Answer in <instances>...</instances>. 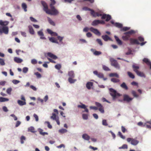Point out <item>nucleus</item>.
<instances>
[{"label": "nucleus", "mask_w": 151, "mask_h": 151, "mask_svg": "<svg viewBox=\"0 0 151 151\" xmlns=\"http://www.w3.org/2000/svg\"><path fill=\"white\" fill-rule=\"evenodd\" d=\"M118 134L119 135V137H120L123 139H125V136H124L121 133V132H118Z\"/></svg>", "instance_id": "864d4df0"}, {"label": "nucleus", "mask_w": 151, "mask_h": 151, "mask_svg": "<svg viewBox=\"0 0 151 151\" xmlns=\"http://www.w3.org/2000/svg\"><path fill=\"white\" fill-rule=\"evenodd\" d=\"M31 62L32 64H35L37 63V61L35 59H33L31 60Z\"/></svg>", "instance_id": "338daca9"}, {"label": "nucleus", "mask_w": 151, "mask_h": 151, "mask_svg": "<svg viewBox=\"0 0 151 151\" xmlns=\"http://www.w3.org/2000/svg\"><path fill=\"white\" fill-rule=\"evenodd\" d=\"M89 30L97 35L99 36L101 35V33L97 29L91 27L89 28Z\"/></svg>", "instance_id": "9b49d317"}, {"label": "nucleus", "mask_w": 151, "mask_h": 151, "mask_svg": "<svg viewBox=\"0 0 151 151\" xmlns=\"http://www.w3.org/2000/svg\"><path fill=\"white\" fill-rule=\"evenodd\" d=\"M12 91V88H9L7 89L6 92L8 94L11 95Z\"/></svg>", "instance_id": "49530a36"}, {"label": "nucleus", "mask_w": 151, "mask_h": 151, "mask_svg": "<svg viewBox=\"0 0 151 151\" xmlns=\"http://www.w3.org/2000/svg\"><path fill=\"white\" fill-rule=\"evenodd\" d=\"M28 131L33 133H34L36 132V131H35L34 128L32 127H31L28 129Z\"/></svg>", "instance_id": "7c9ffc66"}, {"label": "nucleus", "mask_w": 151, "mask_h": 151, "mask_svg": "<svg viewBox=\"0 0 151 151\" xmlns=\"http://www.w3.org/2000/svg\"><path fill=\"white\" fill-rule=\"evenodd\" d=\"M38 35L40 36V38L42 39H45V38L44 37V34L42 31L41 30L40 31L37 32Z\"/></svg>", "instance_id": "6ab92c4d"}, {"label": "nucleus", "mask_w": 151, "mask_h": 151, "mask_svg": "<svg viewBox=\"0 0 151 151\" xmlns=\"http://www.w3.org/2000/svg\"><path fill=\"white\" fill-rule=\"evenodd\" d=\"M127 140L128 142H131V144L133 145H137L139 142V141L135 139L127 138Z\"/></svg>", "instance_id": "0eeeda50"}, {"label": "nucleus", "mask_w": 151, "mask_h": 151, "mask_svg": "<svg viewBox=\"0 0 151 151\" xmlns=\"http://www.w3.org/2000/svg\"><path fill=\"white\" fill-rule=\"evenodd\" d=\"M132 67L134 71L136 73L139 71L138 70L139 68L138 66L136 65L135 64H133L132 66Z\"/></svg>", "instance_id": "dca6fc26"}, {"label": "nucleus", "mask_w": 151, "mask_h": 151, "mask_svg": "<svg viewBox=\"0 0 151 151\" xmlns=\"http://www.w3.org/2000/svg\"><path fill=\"white\" fill-rule=\"evenodd\" d=\"M132 93L134 97H138L139 96L137 94L136 92L134 91H132Z\"/></svg>", "instance_id": "a18cd8bd"}, {"label": "nucleus", "mask_w": 151, "mask_h": 151, "mask_svg": "<svg viewBox=\"0 0 151 151\" xmlns=\"http://www.w3.org/2000/svg\"><path fill=\"white\" fill-rule=\"evenodd\" d=\"M93 73L95 75H96L99 78H103L104 80H106L107 79V78H104V75L102 73H98V72L96 71H94L93 72Z\"/></svg>", "instance_id": "9d476101"}, {"label": "nucleus", "mask_w": 151, "mask_h": 151, "mask_svg": "<svg viewBox=\"0 0 151 151\" xmlns=\"http://www.w3.org/2000/svg\"><path fill=\"white\" fill-rule=\"evenodd\" d=\"M128 148V146L127 145L124 144L123 145L122 147H119V149H127Z\"/></svg>", "instance_id": "de8ad7c7"}, {"label": "nucleus", "mask_w": 151, "mask_h": 151, "mask_svg": "<svg viewBox=\"0 0 151 151\" xmlns=\"http://www.w3.org/2000/svg\"><path fill=\"white\" fill-rule=\"evenodd\" d=\"M61 67V66L60 64H57L55 66V68L58 70H60Z\"/></svg>", "instance_id": "603ef678"}, {"label": "nucleus", "mask_w": 151, "mask_h": 151, "mask_svg": "<svg viewBox=\"0 0 151 151\" xmlns=\"http://www.w3.org/2000/svg\"><path fill=\"white\" fill-rule=\"evenodd\" d=\"M14 60L17 63H21L23 61V60L22 59L17 57L14 58Z\"/></svg>", "instance_id": "aec40b11"}, {"label": "nucleus", "mask_w": 151, "mask_h": 151, "mask_svg": "<svg viewBox=\"0 0 151 151\" xmlns=\"http://www.w3.org/2000/svg\"><path fill=\"white\" fill-rule=\"evenodd\" d=\"M111 81H112V82H113V83H117V82H119L120 81V80L119 79H118L113 78H112L111 79Z\"/></svg>", "instance_id": "4c0bfd02"}, {"label": "nucleus", "mask_w": 151, "mask_h": 151, "mask_svg": "<svg viewBox=\"0 0 151 151\" xmlns=\"http://www.w3.org/2000/svg\"><path fill=\"white\" fill-rule=\"evenodd\" d=\"M82 138L86 140H89L90 139L89 136L86 134H84L83 135Z\"/></svg>", "instance_id": "5701e85b"}, {"label": "nucleus", "mask_w": 151, "mask_h": 151, "mask_svg": "<svg viewBox=\"0 0 151 151\" xmlns=\"http://www.w3.org/2000/svg\"><path fill=\"white\" fill-rule=\"evenodd\" d=\"M148 124L145 123L144 125H143V127H146L148 129H151V125L150 124L149 125L147 124Z\"/></svg>", "instance_id": "8fccbe9b"}, {"label": "nucleus", "mask_w": 151, "mask_h": 151, "mask_svg": "<svg viewBox=\"0 0 151 151\" xmlns=\"http://www.w3.org/2000/svg\"><path fill=\"white\" fill-rule=\"evenodd\" d=\"M109 76L111 77L115 76L117 78H119L118 75L116 73H111L109 74Z\"/></svg>", "instance_id": "a19ab883"}, {"label": "nucleus", "mask_w": 151, "mask_h": 151, "mask_svg": "<svg viewBox=\"0 0 151 151\" xmlns=\"http://www.w3.org/2000/svg\"><path fill=\"white\" fill-rule=\"evenodd\" d=\"M93 85V83L92 82H88L86 84V87L88 89H90L91 87Z\"/></svg>", "instance_id": "393cba45"}, {"label": "nucleus", "mask_w": 151, "mask_h": 151, "mask_svg": "<svg viewBox=\"0 0 151 151\" xmlns=\"http://www.w3.org/2000/svg\"><path fill=\"white\" fill-rule=\"evenodd\" d=\"M128 52L126 53V55H129L131 54L132 53V51L129 48H128Z\"/></svg>", "instance_id": "69168bd1"}, {"label": "nucleus", "mask_w": 151, "mask_h": 151, "mask_svg": "<svg viewBox=\"0 0 151 151\" xmlns=\"http://www.w3.org/2000/svg\"><path fill=\"white\" fill-rule=\"evenodd\" d=\"M28 71V68L27 67H24L23 69V72L24 73H26Z\"/></svg>", "instance_id": "0e129e2a"}, {"label": "nucleus", "mask_w": 151, "mask_h": 151, "mask_svg": "<svg viewBox=\"0 0 151 151\" xmlns=\"http://www.w3.org/2000/svg\"><path fill=\"white\" fill-rule=\"evenodd\" d=\"M0 64L1 65H5L4 60V59L0 58Z\"/></svg>", "instance_id": "09e8293b"}, {"label": "nucleus", "mask_w": 151, "mask_h": 151, "mask_svg": "<svg viewBox=\"0 0 151 151\" xmlns=\"http://www.w3.org/2000/svg\"><path fill=\"white\" fill-rule=\"evenodd\" d=\"M9 28L7 26H0V35L2 33L7 35L9 33Z\"/></svg>", "instance_id": "39448f33"}, {"label": "nucleus", "mask_w": 151, "mask_h": 151, "mask_svg": "<svg viewBox=\"0 0 151 151\" xmlns=\"http://www.w3.org/2000/svg\"><path fill=\"white\" fill-rule=\"evenodd\" d=\"M49 40L50 41L52 42L55 43H58V42L57 40L54 37H51L49 38Z\"/></svg>", "instance_id": "f704fd0d"}, {"label": "nucleus", "mask_w": 151, "mask_h": 151, "mask_svg": "<svg viewBox=\"0 0 151 151\" xmlns=\"http://www.w3.org/2000/svg\"><path fill=\"white\" fill-rule=\"evenodd\" d=\"M136 32L133 30H131L127 32H124V33L122 38V39L125 41L129 40V39L132 35L135 34Z\"/></svg>", "instance_id": "7ed1b4c3"}, {"label": "nucleus", "mask_w": 151, "mask_h": 151, "mask_svg": "<svg viewBox=\"0 0 151 151\" xmlns=\"http://www.w3.org/2000/svg\"><path fill=\"white\" fill-rule=\"evenodd\" d=\"M9 23V22L5 21H3L2 20H0V25L2 26H6Z\"/></svg>", "instance_id": "2eb2a0df"}, {"label": "nucleus", "mask_w": 151, "mask_h": 151, "mask_svg": "<svg viewBox=\"0 0 151 151\" xmlns=\"http://www.w3.org/2000/svg\"><path fill=\"white\" fill-rule=\"evenodd\" d=\"M82 117L84 119H88V115L86 114H83L82 115Z\"/></svg>", "instance_id": "5fc2aeb1"}, {"label": "nucleus", "mask_w": 151, "mask_h": 151, "mask_svg": "<svg viewBox=\"0 0 151 151\" xmlns=\"http://www.w3.org/2000/svg\"><path fill=\"white\" fill-rule=\"evenodd\" d=\"M129 41L130 44L131 45H140L141 46L143 45L146 43V42H145L139 43L137 40L133 38H130L129 39Z\"/></svg>", "instance_id": "20e7f679"}, {"label": "nucleus", "mask_w": 151, "mask_h": 151, "mask_svg": "<svg viewBox=\"0 0 151 151\" xmlns=\"http://www.w3.org/2000/svg\"><path fill=\"white\" fill-rule=\"evenodd\" d=\"M72 78H69L68 79V81L70 83H73L76 81V80L73 79Z\"/></svg>", "instance_id": "ea45409f"}, {"label": "nucleus", "mask_w": 151, "mask_h": 151, "mask_svg": "<svg viewBox=\"0 0 151 151\" xmlns=\"http://www.w3.org/2000/svg\"><path fill=\"white\" fill-rule=\"evenodd\" d=\"M83 10L85 11H91V12L93 10V9H91L90 8H89L87 7H84L83 8Z\"/></svg>", "instance_id": "4d7b16f0"}, {"label": "nucleus", "mask_w": 151, "mask_h": 151, "mask_svg": "<svg viewBox=\"0 0 151 151\" xmlns=\"http://www.w3.org/2000/svg\"><path fill=\"white\" fill-rule=\"evenodd\" d=\"M121 130L122 132L124 133H125V132L127 131V129H126L125 127L123 126H122L121 127Z\"/></svg>", "instance_id": "e2e57ef3"}, {"label": "nucleus", "mask_w": 151, "mask_h": 151, "mask_svg": "<svg viewBox=\"0 0 151 151\" xmlns=\"http://www.w3.org/2000/svg\"><path fill=\"white\" fill-rule=\"evenodd\" d=\"M25 137L24 136H21L20 138L21 143V144L24 143V142L23 140H25Z\"/></svg>", "instance_id": "3c124183"}, {"label": "nucleus", "mask_w": 151, "mask_h": 151, "mask_svg": "<svg viewBox=\"0 0 151 151\" xmlns=\"http://www.w3.org/2000/svg\"><path fill=\"white\" fill-rule=\"evenodd\" d=\"M95 105L98 109L99 111L101 113H104V111L103 106L100 103L98 102H95Z\"/></svg>", "instance_id": "1a4fd4ad"}, {"label": "nucleus", "mask_w": 151, "mask_h": 151, "mask_svg": "<svg viewBox=\"0 0 151 151\" xmlns=\"http://www.w3.org/2000/svg\"><path fill=\"white\" fill-rule=\"evenodd\" d=\"M132 99V98H130L127 95L125 94L123 96V100L125 101L129 102Z\"/></svg>", "instance_id": "f8f14e48"}, {"label": "nucleus", "mask_w": 151, "mask_h": 151, "mask_svg": "<svg viewBox=\"0 0 151 151\" xmlns=\"http://www.w3.org/2000/svg\"><path fill=\"white\" fill-rule=\"evenodd\" d=\"M51 2L50 4V7H55L54 5L56 3V1L55 0H50Z\"/></svg>", "instance_id": "473e14b6"}, {"label": "nucleus", "mask_w": 151, "mask_h": 151, "mask_svg": "<svg viewBox=\"0 0 151 151\" xmlns=\"http://www.w3.org/2000/svg\"><path fill=\"white\" fill-rule=\"evenodd\" d=\"M103 68L104 70L106 71H109L110 70V69L108 67L104 65L103 66Z\"/></svg>", "instance_id": "6e6d98bb"}, {"label": "nucleus", "mask_w": 151, "mask_h": 151, "mask_svg": "<svg viewBox=\"0 0 151 151\" xmlns=\"http://www.w3.org/2000/svg\"><path fill=\"white\" fill-rule=\"evenodd\" d=\"M28 28L30 33L32 35H34L35 33V32L32 27L31 25L29 26Z\"/></svg>", "instance_id": "b1692460"}, {"label": "nucleus", "mask_w": 151, "mask_h": 151, "mask_svg": "<svg viewBox=\"0 0 151 151\" xmlns=\"http://www.w3.org/2000/svg\"><path fill=\"white\" fill-rule=\"evenodd\" d=\"M30 20H31V21L32 22H37V20H36L35 19V18H34L33 17H30Z\"/></svg>", "instance_id": "774afa93"}, {"label": "nucleus", "mask_w": 151, "mask_h": 151, "mask_svg": "<svg viewBox=\"0 0 151 151\" xmlns=\"http://www.w3.org/2000/svg\"><path fill=\"white\" fill-rule=\"evenodd\" d=\"M35 74L37 76V77L38 78H40L41 77V75L38 72L35 73Z\"/></svg>", "instance_id": "bf43d9fd"}, {"label": "nucleus", "mask_w": 151, "mask_h": 151, "mask_svg": "<svg viewBox=\"0 0 151 151\" xmlns=\"http://www.w3.org/2000/svg\"><path fill=\"white\" fill-rule=\"evenodd\" d=\"M130 29V27H124L123 28L122 30L124 31H126L127 30H129Z\"/></svg>", "instance_id": "680f3d73"}, {"label": "nucleus", "mask_w": 151, "mask_h": 151, "mask_svg": "<svg viewBox=\"0 0 151 151\" xmlns=\"http://www.w3.org/2000/svg\"><path fill=\"white\" fill-rule=\"evenodd\" d=\"M96 41L97 42L101 45H103V43L101 40L99 39H97L96 40Z\"/></svg>", "instance_id": "052dcab7"}, {"label": "nucleus", "mask_w": 151, "mask_h": 151, "mask_svg": "<svg viewBox=\"0 0 151 151\" xmlns=\"http://www.w3.org/2000/svg\"><path fill=\"white\" fill-rule=\"evenodd\" d=\"M9 99H8L1 97H0V102H1L7 101H9Z\"/></svg>", "instance_id": "72a5a7b5"}, {"label": "nucleus", "mask_w": 151, "mask_h": 151, "mask_svg": "<svg viewBox=\"0 0 151 151\" xmlns=\"http://www.w3.org/2000/svg\"><path fill=\"white\" fill-rule=\"evenodd\" d=\"M18 104L20 106H23L26 104V103L25 101H22L20 100L18 101Z\"/></svg>", "instance_id": "c9c22d12"}, {"label": "nucleus", "mask_w": 151, "mask_h": 151, "mask_svg": "<svg viewBox=\"0 0 151 151\" xmlns=\"http://www.w3.org/2000/svg\"><path fill=\"white\" fill-rule=\"evenodd\" d=\"M114 37L117 44L119 45H121L122 44L121 40L119 39L118 37L116 35L114 36Z\"/></svg>", "instance_id": "412c9836"}, {"label": "nucleus", "mask_w": 151, "mask_h": 151, "mask_svg": "<svg viewBox=\"0 0 151 151\" xmlns=\"http://www.w3.org/2000/svg\"><path fill=\"white\" fill-rule=\"evenodd\" d=\"M109 91L110 92V94L112 96L114 99L116 98V96H120L119 94L117 93L116 91L113 88H110Z\"/></svg>", "instance_id": "423d86ee"}, {"label": "nucleus", "mask_w": 151, "mask_h": 151, "mask_svg": "<svg viewBox=\"0 0 151 151\" xmlns=\"http://www.w3.org/2000/svg\"><path fill=\"white\" fill-rule=\"evenodd\" d=\"M127 74L130 78L132 79H134V76L131 72H127Z\"/></svg>", "instance_id": "e433bc0d"}, {"label": "nucleus", "mask_w": 151, "mask_h": 151, "mask_svg": "<svg viewBox=\"0 0 151 151\" xmlns=\"http://www.w3.org/2000/svg\"><path fill=\"white\" fill-rule=\"evenodd\" d=\"M102 38L105 41H107L108 40H111V38L107 35H102L101 36Z\"/></svg>", "instance_id": "4be33fe9"}, {"label": "nucleus", "mask_w": 151, "mask_h": 151, "mask_svg": "<svg viewBox=\"0 0 151 151\" xmlns=\"http://www.w3.org/2000/svg\"><path fill=\"white\" fill-rule=\"evenodd\" d=\"M114 25L119 28H121L122 27V25L119 23H114Z\"/></svg>", "instance_id": "58836bf2"}, {"label": "nucleus", "mask_w": 151, "mask_h": 151, "mask_svg": "<svg viewBox=\"0 0 151 151\" xmlns=\"http://www.w3.org/2000/svg\"><path fill=\"white\" fill-rule=\"evenodd\" d=\"M100 20H94L92 23L93 26H96L99 24Z\"/></svg>", "instance_id": "c85d7f7f"}, {"label": "nucleus", "mask_w": 151, "mask_h": 151, "mask_svg": "<svg viewBox=\"0 0 151 151\" xmlns=\"http://www.w3.org/2000/svg\"><path fill=\"white\" fill-rule=\"evenodd\" d=\"M110 61L111 62V65L114 66L115 68L119 69V66L118 63L117 61L113 58H111L110 59Z\"/></svg>", "instance_id": "6e6552de"}, {"label": "nucleus", "mask_w": 151, "mask_h": 151, "mask_svg": "<svg viewBox=\"0 0 151 151\" xmlns=\"http://www.w3.org/2000/svg\"><path fill=\"white\" fill-rule=\"evenodd\" d=\"M136 74L138 76H139L144 77V78L145 77V75L143 72L139 71Z\"/></svg>", "instance_id": "2f4dec72"}, {"label": "nucleus", "mask_w": 151, "mask_h": 151, "mask_svg": "<svg viewBox=\"0 0 151 151\" xmlns=\"http://www.w3.org/2000/svg\"><path fill=\"white\" fill-rule=\"evenodd\" d=\"M52 115L50 116V118L53 120H56L57 119V118H59L54 113H52Z\"/></svg>", "instance_id": "bb28decb"}, {"label": "nucleus", "mask_w": 151, "mask_h": 151, "mask_svg": "<svg viewBox=\"0 0 151 151\" xmlns=\"http://www.w3.org/2000/svg\"><path fill=\"white\" fill-rule=\"evenodd\" d=\"M78 107L79 108H81L85 109V111H83V112H86L88 113V110L87 108H86V106L82 104L81 105H78Z\"/></svg>", "instance_id": "ddd939ff"}, {"label": "nucleus", "mask_w": 151, "mask_h": 151, "mask_svg": "<svg viewBox=\"0 0 151 151\" xmlns=\"http://www.w3.org/2000/svg\"><path fill=\"white\" fill-rule=\"evenodd\" d=\"M102 124L105 126L108 125V124L106 120L104 119L102 120Z\"/></svg>", "instance_id": "13d9d810"}, {"label": "nucleus", "mask_w": 151, "mask_h": 151, "mask_svg": "<svg viewBox=\"0 0 151 151\" xmlns=\"http://www.w3.org/2000/svg\"><path fill=\"white\" fill-rule=\"evenodd\" d=\"M47 54L48 56L54 59H56L58 58L57 56L51 52H48Z\"/></svg>", "instance_id": "a211bd4d"}, {"label": "nucleus", "mask_w": 151, "mask_h": 151, "mask_svg": "<svg viewBox=\"0 0 151 151\" xmlns=\"http://www.w3.org/2000/svg\"><path fill=\"white\" fill-rule=\"evenodd\" d=\"M91 51L93 52L94 55L96 56L99 55L102 53L101 52L95 50L93 49H91Z\"/></svg>", "instance_id": "f3484780"}, {"label": "nucleus", "mask_w": 151, "mask_h": 151, "mask_svg": "<svg viewBox=\"0 0 151 151\" xmlns=\"http://www.w3.org/2000/svg\"><path fill=\"white\" fill-rule=\"evenodd\" d=\"M91 14L94 17L102 16L101 19H106V21L107 22L109 21L111 18V16L109 15L106 14H102L98 12H95L93 10L91 12Z\"/></svg>", "instance_id": "f03ea898"}, {"label": "nucleus", "mask_w": 151, "mask_h": 151, "mask_svg": "<svg viewBox=\"0 0 151 151\" xmlns=\"http://www.w3.org/2000/svg\"><path fill=\"white\" fill-rule=\"evenodd\" d=\"M41 3L43 7V10L48 14L52 15H57L59 13V12L55 7H50V9H49L47 4L44 1H41Z\"/></svg>", "instance_id": "f257e3e1"}, {"label": "nucleus", "mask_w": 151, "mask_h": 151, "mask_svg": "<svg viewBox=\"0 0 151 151\" xmlns=\"http://www.w3.org/2000/svg\"><path fill=\"white\" fill-rule=\"evenodd\" d=\"M22 8L24 9V10L25 12H26L27 11V6L25 3H23L22 4Z\"/></svg>", "instance_id": "37998d69"}, {"label": "nucleus", "mask_w": 151, "mask_h": 151, "mask_svg": "<svg viewBox=\"0 0 151 151\" xmlns=\"http://www.w3.org/2000/svg\"><path fill=\"white\" fill-rule=\"evenodd\" d=\"M121 87L126 90L128 89V87L124 82L121 85Z\"/></svg>", "instance_id": "cd10ccee"}, {"label": "nucleus", "mask_w": 151, "mask_h": 151, "mask_svg": "<svg viewBox=\"0 0 151 151\" xmlns=\"http://www.w3.org/2000/svg\"><path fill=\"white\" fill-rule=\"evenodd\" d=\"M48 20L50 24L53 26H55V22L49 17H47Z\"/></svg>", "instance_id": "c756f323"}, {"label": "nucleus", "mask_w": 151, "mask_h": 151, "mask_svg": "<svg viewBox=\"0 0 151 151\" xmlns=\"http://www.w3.org/2000/svg\"><path fill=\"white\" fill-rule=\"evenodd\" d=\"M68 76L69 78H74L75 77V74L73 71H69L68 73Z\"/></svg>", "instance_id": "a878e982"}, {"label": "nucleus", "mask_w": 151, "mask_h": 151, "mask_svg": "<svg viewBox=\"0 0 151 151\" xmlns=\"http://www.w3.org/2000/svg\"><path fill=\"white\" fill-rule=\"evenodd\" d=\"M43 130L41 129H39V132H40V134L43 135H44L45 134H47L48 133L46 132H43Z\"/></svg>", "instance_id": "79ce46f5"}, {"label": "nucleus", "mask_w": 151, "mask_h": 151, "mask_svg": "<svg viewBox=\"0 0 151 151\" xmlns=\"http://www.w3.org/2000/svg\"><path fill=\"white\" fill-rule=\"evenodd\" d=\"M143 61L148 65L150 66V69H151V62L147 58H144L143 59Z\"/></svg>", "instance_id": "4468645a"}, {"label": "nucleus", "mask_w": 151, "mask_h": 151, "mask_svg": "<svg viewBox=\"0 0 151 151\" xmlns=\"http://www.w3.org/2000/svg\"><path fill=\"white\" fill-rule=\"evenodd\" d=\"M59 131L61 133H64L66 132H67V130L64 129H60Z\"/></svg>", "instance_id": "c03bdc74"}]
</instances>
